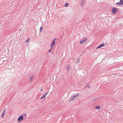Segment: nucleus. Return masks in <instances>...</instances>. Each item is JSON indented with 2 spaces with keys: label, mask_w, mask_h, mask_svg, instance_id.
Wrapping results in <instances>:
<instances>
[{
  "label": "nucleus",
  "mask_w": 123,
  "mask_h": 123,
  "mask_svg": "<svg viewBox=\"0 0 123 123\" xmlns=\"http://www.w3.org/2000/svg\"><path fill=\"white\" fill-rule=\"evenodd\" d=\"M118 11L117 9L116 8L113 7L112 8V12L114 14H115Z\"/></svg>",
  "instance_id": "nucleus-1"
},
{
  "label": "nucleus",
  "mask_w": 123,
  "mask_h": 123,
  "mask_svg": "<svg viewBox=\"0 0 123 123\" xmlns=\"http://www.w3.org/2000/svg\"><path fill=\"white\" fill-rule=\"evenodd\" d=\"M87 41V38H84L82 40H80V44H83L84 42H85Z\"/></svg>",
  "instance_id": "nucleus-2"
},
{
  "label": "nucleus",
  "mask_w": 123,
  "mask_h": 123,
  "mask_svg": "<svg viewBox=\"0 0 123 123\" xmlns=\"http://www.w3.org/2000/svg\"><path fill=\"white\" fill-rule=\"evenodd\" d=\"M24 119L22 115H21L18 118L17 121H20Z\"/></svg>",
  "instance_id": "nucleus-3"
},
{
  "label": "nucleus",
  "mask_w": 123,
  "mask_h": 123,
  "mask_svg": "<svg viewBox=\"0 0 123 123\" xmlns=\"http://www.w3.org/2000/svg\"><path fill=\"white\" fill-rule=\"evenodd\" d=\"M116 4L119 6L122 5H123V0H120L119 2L117 3Z\"/></svg>",
  "instance_id": "nucleus-4"
},
{
  "label": "nucleus",
  "mask_w": 123,
  "mask_h": 123,
  "mask_svg": "<svg viewBox=\"0 0 123 123\" xmlns=\"http://www.w3.org/2000/svg\"><path fill=\"white\" fill-rule=\"evenodd\" d=\"M55 42L52 41L51 44L50 45V47H51V49H52L55 44Z\"/></svg>",
  "instance_id": "nucleus-5"
},
{
  "label": "nucleus",
  "mask_w": 123,
  "mask_h": 123,
  "mask_svg": "<svg viewBox=\"0 0 123 123\" xmlns=\"http://www.w3.org/2000/svg\"><path fill=\"white\" fill-rule=\"evenodd\" d=\"M76 97V96H73L70 99V101L73 100Z\"/></svg>",
  "instance_id": "nucleus-6"
},
{
  "label": "nucleus",
  "mask_w": 123,
  "mask_h": 123,
  "mask_svg": "<svg viewBox=\"0 0 123 123\" xmlns=\"http://www.w3.org/2000/svg\"><path fill=\"white\" fill-rule=\"evenodd\" d=\"M100 106H97L95 107V108L96 109H99L100 108Z\"/></svg>",
  "instance_id": "nucleus-7"
},
{
  "label": "nucleus",
  "mask_w": 123,
  "mask_h": 123,
  "mask_svg": "<svg viewBox=\"0 0 123 123\" xmlns=\"http://www.w3.org/2000/svg\"><path fill=\"white\" fill-rule=\"evenodd\" d=\"M23 117L24 116V119H25L26 117V113H25L23 114Z\"/></svg>",
  "instance_id": "nucleus-8"
},
{
  "label": "nucleus",
  "mask_w": 123,
  "mask_h": 123,
  "mask_svg": "<svg viewBox=\"0 0 123 123\" xmlns=\"http://www.w3.org/2000/svg\"><path fill=\"white\" fill-rule=\"evenodd\" d=\"M84 1L83 0L81 2V3L80 4L81 6H83V3H84Z\"/></svg>",
  "instance_id": "nucleus-9"
},
{
  "label": "nucleus",
  "mask_w": 123,
  "mask_h": 123,
  "mask_svg": "<svg viewBox=\"0 0 123 123\" xmlns=\"http://www.w3.org/2000/svg\"><path fill=\"white\" fill-rule=\"evenodd\" d=\"M105 45V44H104L102 43L101 44H100L99 46L100 47H101L103 46H104Z\"/></svg>",
  "instance_id": "nucleus-10"
},
{
  "label": "nucleus",
  "mask_w": 123,
  "mask_h": 123,
  "mask_svg": "<svg viewBox=\"0 0 123 123\" xmlns=\"http://www.w3.org/2000/svg\"><path fill=\"white\" fill-rule=\"evenodd\" d=\"M70 68V66L69 65H68L67 67H66V69L67 70H69Z\"/></svg>",
  "instance_id": "nucleus-11"
},
{
  "label": "nucleus",
  "mask_w": 123,
  "mask_h": 123,
  "mask_svg": "<svg viewBox=\"0 0 123 123\" xmlns=\"http://www.w3.org/2000/svg\"><path fill=\"white\" fill-rule=\"evenodd\" d=\"M43 28L42 27H41L40 29V31H39V32L40 33L41 32V31H42V30Z\"/></svg>",
  "instance_id": "nucleus-12"
},
{
  "label": "nucleus",
  "mask_w": 123,
  "mask_h": 123,
  "mask_svg": "<svg viewBox=\"0 0 123 123\" xmlns=\"http://www.w3.org/2000/svg\"><path fill=\"white\" fill-rule=\"evenodd\" d=\"M47 95V94L44 93L43 96V97L45 98L46 96Z\"/></svg>",
  "instance_id": "nucleus-13"
},
{
  "label": "nucleus",
  "mask_w": 123,
  "mask_h": 123,
  "mask_svg": "<svg viewBox=\"0 0 123 123\" xmlns=\"http://www.w3.org/2000/svg\"><path fill=\"white\" fill-rule=\"evenodd\" d=\"M68 3H66L64 5V6L65 7H67L68 5Z\"/></svg>",
  "instance_id": "nucleus-14"
},
{
  "label": "nucleus",
  "mask_w": 123,
  "mask_h": 123,
  "mask_svg": "<svg viewBox=\"0 0 123 123\" xmlns=\"http://www.w3.org/2000/svg\"><path fill=\"white\" fill-rule=\"evenodd\" d=\"M86 87H87L89 88H90V85L89 84H87L86 85Z\"/></svg>",
  "instance_id": "nucleus-15"
},
{
  "label": "nucleus",
  "mask_w": 123,
  "mask_h": 123,
  "mask_svg": "<svg viewBox=\"0 0 123 123\" xmlns=\"http://www.w3.org/2000/svg\"><path fill=\"white\" fill-rule=\"evenodd\" d=\"M33 76H32L31 78H30V81H31L32 79H33Z\"/></svg>",
  "instance_id": "nucleus-16"
},
{
  "label": "nucleus",
  "mask_w": 123,
  "mask_h": 123,
  "mask_svg": "<svg viewBox=\"0 0 123 123\" xmlns=\"http://www.w3.org/2000/svg\"><path fill=\"white\" fill-rule=\"evenodd\" d=\"M30 41L29 39H28L27 40H26L25 41L26 42H29Z\"/></svg>",
  "instance_id": "nucleus-17"
},
{
  "label": "nucleus",
  "mask_w": 123,
  "mask_h": 123,
  "mask_svg": "<svg viewBox=\"0 0 123 123\" xmlns=\"http://www.w3.org/2000/svg\"><path fill=\"white\" fill-rule=\"evenodd\" d=\"M77 61H76V62L77 63L79 62V58L77 59Z\"/></svg>",
  "instance_id": "nucleus-18"
},
{
  "label": "nucleus",
  "mask_w": 123,
  "mask_h": 123,
  "mask_svg": "<svg viewBox=\"0 0 123 123\" xmlns=\"http://www.w3.org/2000/svg\"><path fill=\"white\" fill-rule=\"evenodd\" d=\"M52 49H51V47H50V49L48 51L49 52H50L51 50Z\"/></svg>",
  "instance_id": "nucleus-19"
},
{
  "label": "nucleus",
  "mask_w": 123,
  "mask_h": 123,
  "mask_svg": "<svg viewBox=\"0 0 123 123\" xmlns=\"http://www.w3.org/2000/svg\"><path fill=\"white\" fill-rule=\"evenodd\" d=\"M79 95V94H76V95H74L73 96H76V97L77 96H78Z\"/></svg>",
  "instance_id": "nucleus-20"
},
{
  "label": "nucleus",
  "mask_w": 123,
  "mask_h": 123,
  "mask_svg": "<svg viewBox=\"0 0 123 123\" xmlns=\"http://www.w3.org/2000/svg\"><path fill=\"white\" fill-rule=\"evenodd\" d=\"M56 40V38H55L53 41H54V42H55V41Z\"/></svg>",
  "instance_id": "nucleus-21"
},
{
  "label": "nucleus",
  "mask_w": 123,
  "mask_h": 123,
  "mask_svg": "<svg viewBox=\"0 0 123 123\" xmlns=\"http://www.w3.org/2000/svg\"><path fill=\"white\" fill-rule=\"evenodd\" d=\"M101 48L100 47V46H98V47L97 48V49H98L99 48Z\"/></svg>",
  "instance_id": "nucleus-22"
},
{
  "label": "nucleus",
  "mask_w": 123,
  "mask_h": 123,
  "mask_svg": "<svg viewBox=\"0 0 123 123\" xmlns=\"http://www.w3.org/2000/svg\"><path fill=\"white\" fill-rule=\"evenodd\" d=\"M4 112H3V113L2 114V116H3L4 115Z\"/></svg>",
  "instance_id": "nucleus-23"
},
{
  "label": "nucleus",
  "mask_w": 123,
  "mask_h": 123,
  "mask_svg": "<svg viewBox=\"0 0 123 123\" xmlns=\"http://www.w3.org/2000/svg\"><path fill=\"white\" fill-rule=\"evenodd\" d=\"M43 98H44V97H43V96L41 98H40V99H42Z\"/></svg>",
  "instance_id": "nucleus-24"
},
{
  "label": "nucleus",
  "mask_w": 123,
  "mask_h": 123,
  "mask_svg": "<svg viewBox=\"0 0 123 123\" xmlns=\"http://www.w3.org/2000/svg\"><path fill=\"white\" fill-rule=\"evenodd\" d=\"M49 92L48 91L45 94H48V93Z\"/></svg>",
  "instance_id": "nucleus-25"
},
{
  "label": "nucleus",
  "mask_w": 123,
  "mask_h": 123,
  "mask_svg": "<svg viewBox=\"0 0 123 123\" xmlns=\"http://www.w3.org/2000/svg\"><path fill=\"white\" fill-rule=\"evenodd\" d=\"M5 110H6V109H5L4 111V112H5Z\"/></svg>",
  "instance_id": "nucleus-26"
},
{
  "label": "nucleus",
  "mask_w": 123,
  "mask_h": 123,
  "mask_svg": "<svg viewBox=\"0 0 123 123\" xmlns=\"http://www.w3.org/2000/svg\"><path fill=\"white\" fill-rule=\"evenodd\" d=\"M3 116H2V117H1V118H3Z\"/></svg>",
  "instance_id": "nucleus-27"
},
{
  "label": "nucleus",
  "mask_w": 123,
  "mask_h": 123,
  "mask_svg": "<svg viewBox=\"0 0 123 123\" xmlns=\"http://www.w3.org/2000/svg\"><path fill=\"white\" fill-rule=\"evenodd\" d=\"M42 91V89H41V91Z\"/></svg>",
  "instance_id": "nucleus-28"
}]
</instances>
